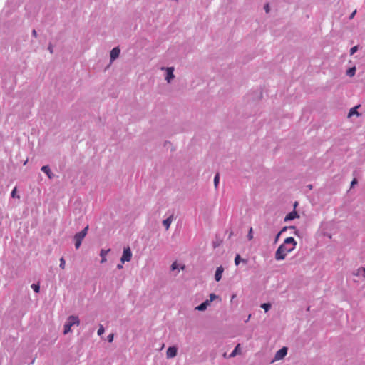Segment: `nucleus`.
Instances as JSON below:
<instances>
[{
    "mask_svg": "<svg viewBox=\"0 0 365 365\" xmlns=\"http://www.w3.org/2000/svg\"><path fill=\"white\" fill-rule=\"evenodd\" d=\"M241 262H243L244 263H247V261L244 259H242L240 255H237L235 257V264L236 266H238L239 264Z\"/></svg>",
    "mask_w": 365,
    "mask_h": 365,
    "instance_id": "nucleus-17",
    "label": "nucleus"
},
{
    "mask_svg": "<svg viewBox=\"0 0 365 365\" xmlns=\"http://www.w3.org/2000/svg\"><path fill=\"white\" fill-rule=\"evenodd\" d=\"M356 14V10H354L349 16V19H352Z\"/></svg>",
    "mask_w": 365,
    "mask_h": 365,
    "instance_id": "nucleus-31",
    "label": "nucleus"
},
{
    "mask_svg": "<svg viewBox=\"0 0 365 365\" xmlns=\"http://www.w3.org/2000/svg\"><path fill=\"white\" fill-rule=\"evenodd\" d=\"M232 234H233V232H232V231H231V232H230V235H229V238H230V237H231V236L232 235Z\"/></svg>",
    "mask_w": 365,
    "mask_h": 365,
    "instance_id": "nucleus-41",
    "label": "nucleus"
},
{
    "mask_svg": "<svg viewBox=\"0 0 365 365\" xmlns=\"http://www.w3.org/2000/svg\"><path fill=\"white\" fill-rule=\"evenodd\" d=\"M261 307L264 309L265 312H268L271 308L270 303H263L261 304Z\"/></svg>",
    "mask_w": 365,
    "mask_h": 365,
    "instance_id": "nucleus-20",
    "label": "nucleus"
},
{
    "mask_svg": "<svg viewBox=\"0 0 365 365\" xmlns=\"http://www.w3.org/2000/svg\"><path fill=\"white\" fill-rule=\"evenodd\" d=\"M224 272L222 266H220L217 268L215 274V279L216 282H219L222 278V274Z\"/></svg>",
    "mask_w": 365,
    "mask_h": 365,
    "instance_id": "nucleus-12",
    "label": "nucleus"
},
{
    "mask_svg": "<svg viewBox=\"0 0 365 365\" xmlns=\"http://www.w3.org/2000/svg\"><path fill=\"white\" fill-rule=\"evenodd\" d=\"M240 344H237L235 348L234 349V350L232 351V353L230 354V357H234L235 356L238 352H239V350H240Z\"/></svg>",
    "mask_w": 365,
    "mask_h": 365,
    "instance_id": "nucleus-19",
    "label": "nucleus"
},
{
    "mask_svg": "<svg viewBox=\"0 0 365 365\" xmlns=\"http://www.w3.org/2000/svg\"><path fill=\"white\" fill-rule=\"evenodd\" d=\"M32 36L35 38L37 37V33H36V31L35 29H33L32 31Z\"/></svg>",
    "mask_w": 365,
    "mask_h": 365,
    "instance_id": "nucleus-37",
    "label": "nucleus"
},
{
    "mask_svg": "<svg viewBox=\"0 0 365 365\" xmlns=\"http://www.w3.org/2000/svg\"><path fill=\"white\" fill-rule=\"evenodd\" d=\"M171 269H172V270H175V269H177V264H176V262H173L172 264Z\"/></svg>",
    "mask_w": 365,
    "mask_h": 365,
    "instance_id": "nucleus-35",
    "label": "nucleus"
},
{
    "mask_svg": "<svg viewBox=\"0 0 365 365\" xmlns=\"http://www.w3.org/2000/svg\"><path fill=\"white\" fill-rule=\"evenodd\" d=\"M360 106H355V107H353L351 108L350 110H349V114H348V117H351L354 115H356L357 116L359 115V113H358L357 111V108L359 107Z\"/></svg>",
    "mask_w": 365,
    "mask_h": 365,
    "instance_id": "nucleus-16",
    "label": "nucleus"
},
{
    "mask_svg": "<svg viewBox=\"0 0 365 365\" xmlns=\"http://www.w3.org/2000/svg\"><path fill=\"white\" fill-rule=\"evenodd\" d=\"M283 244H284L286 245H288V246H290V247H293V248H295L296 245H297V242H296V240H294V237H287L284 240Z\"/></svg>",
    "mask_w": 365,
    "mask_h": 365,
    "instance_id": "nucleus-11",
    "label": "nucleus"
},
{
    "mask_svg": "<svg viewBox=\"0 0 365 365\" xmlns=\"http://www.w3.org/2000/svg\"><path fill=\"white\" fill-rule=\"evenodd\" d=\"M16 188L14 187V190L11 191V193L12 197H16Z\"/></svg>",
    "mask_w": 365,
    "mask_h": 365,
    "instance_id": "nucleus-33",
    "label": "nucleus"
},
{
    "mask_svg": "<svg viewBox=\"0 0 365 365\" xmlns=\"http://www.w3.org/2000/svg\"><path fill=\"white\" fill-rule=\"evenodd\" d=\"M80 320L77 316L71 315L69 316L64 324L63 333L65 334L71 331V327L73 325H79Z\"/></svg>",
    "mask_w": 365,
    "mask_h": 365,
    "instance_id": "nucleus-2",
    "label": "nucleus"
},
{
    "mask_svg": "<svg viewBox=\"0 0 365 365\" xmlns=\"http://www.w3.org/2000/svg\"><path fill=\"white\" fill-rule=\"evenodd\" d=\"M297 205V202H296L294 204V207H296Z\"/></svg>",
    "mask_w": 365,
    "mask_h": 365,
    "instance_id": "nucleus-43",
    "label": "nucleus"
},
{
    "mask_svg": "<svg viewBox=\"0 0 365 365\" xmlns=\"http://www.w3.org/2000/svg\"><path fill=\"white\" fill-rule=\"evenodd\" d=\"M264 9L266 11V13H269V4H266L264 6Z\"/></svg>",
    "mask_w": 365,
    "mask_h": 365,
    "instance_id": "nucleus-30",
    "label": "nucleus"
},
{
    "mask_svg": "<svg viewBox=\"0 0 365 365\" xmlns=\"http://www.w3.org/2000/svg\"><path fill=\"white\" fill-rule=\"evenodd\" d=\"M362 270H363V272H364V276L365 277V269H364V268H363V269H362Z\"/></svg>",
    "mask_w": 365,
    "mask_h": 365,
    "instance_id": "nucleus-42",
    "label": "nucleus"
},
{
    "mask_svg": "<svg viewBox=\"0 0 365 365\" xmlns=\"http://www.w3.org/2000/svg\"><path fill=\"white\" fill-rule=\"evenodd\" d=\"M59 261H60V264H59L60 268H61L62 269H64L65 265H66V262H65L64 258L63 257H61Z\"/></svg>",
    "mask_w": 365,
    "mask_h": 365,
    "instance_id": "nucleus-24",
    "label": "nucleus"
},
{
    "mask_svg": "<svg viewBox=\"0 0 365 365\" xmlns=\"http://www.w3.org/2000/svg\"><path fill=\"white\" fill-rule=\"evenodd\" d=\"M355 73H356V68L355 67L349 68L346 71V75L350 76V77L354 76L355 75Z\"/></svg>",
    "mask_w": 365,
    "mask_h": 365,
    "instance_id": "nucleus-18",
    "label": "nucleus"
},
{
    "mask_svg": "<svg viewBox=\"0 0 365 365\" xmlns=\"http://www.w3.org/2000/svg\"><path fill=\"white\" fill-rule=\"evenodd\" d=\"M117 268L118 269H121L123 268V264L122 262L120 264H117Z\"/></svg>",
    "mask_w": 365,
    "mask_h": 365,
    "instance_id": "nucleus-38",
    "label": "nucleus"
},
{
    "mask_svg": "<svg viewBox=\"0 0 365 365\" xmlns=\"http://www.w3.org/2000/svg\"><path fill=\"white\" fill-rule=\"evenodd\" d=\"M298 217H299V215H298V213L295 210H293L291 212L288 213L285 216V217L284 219V222H288V221L294 220V219L298 218Z\"/></svg>",
    "mask_w": 365,
    "mask_h": 365,
    "instance_id": "nucleus-8",
    "label": "nucleus"
},
{
    "mask_svg": "<svg viewBox=\"0 0 365 365\" xmlns=\"http://www.w3.org/2000/svg\"><path fill=\"white\" fill-rule=\"evenodd\" d=\"M358 46H353L351 49H350V55H353L357 51H358Z\"/></svg>",
    "mask_w": 365,
    "mask_h": 365,
    "instance_id": "nucleus-26",
    "label": "nucleus"
},
{
    "mask_svg": "<svg viewBox=\"0 0 365 365\" xmlns=\"http://www.w3.org/2000/svg\"><path fill=\"white\" fill-rule=\"evenodd\" d=\"M294 235H298V236H299V230H297V229H296V230H294Z\"/></svg>",
    "mask_w": 365,
    "mask_h": 365,
    "instance_id": "nucleus-40",
    "label": "nucleus"
},
{
    "mask_svg": "<svg viewBox=\"0 0 365 365\" xmlns=\"http://www.w3.org/2000/svg\"><path fill=\"white\" fill-rule=\"evenodd\" d=\"M281 235V233L279 232L277 235L275 236V238H274V243L277 242V241L279 240V238Z\"/></svg>",
    "mask_w": 365,
    "mask_h": 365,
    "instance_id": "nucleus-34",
    "label": "nucleus"
},
{
    "mask_svg": "<svg viewBox=\"0 0 365 365\" xmlns=\"http://www.w3.org/2000/svg\"><path fill=\"white\" fill-rule=\"evenodd\" d=\"M31 288L33 289V290L36 292V293H38L39 291H40V286L38 284H31Z\"/></svg>",
    "mask_w": 365,
    "mask_h": 365,
    "instance_id": "nucleus-22",
    "label": "nucleus"
},
{
    "mask_svg": "<svg viewBox=\"0 0 365 365\" xmlns=\"http://www.w3.org/2000/svg\"><path fill=\"white\" fill-rule=\"evenodd\" d=\"M288 229H292V230H296V227L295 226H289Z\"/></svg>",
    "mask_w": 365,
    "mask_h": 365,
    "instance_id": "nucleus-39",
    "label": "nucleus"
},
{
    "mask_svg": "<svg viewBox=\"0 0 365 365\" xmlns=\"http://www.w3.org/2000/svg\"><path fill=\"white\" fill-rule=\"evenodd\" d=\"M217 298H219V296L216 295L215 294L212 293L210 294V299H208V302L210 304V302H212V301H214L215 299H217Z\"/></svg>",
    "mask_w": 365,
    "mask_h": 365,
    "instance_id": "nucleus-25",
    "label": "nucleus"
},
{
    "mask_svg": "<svg viewBox=\"0 0 365 365\" xmlns=\"http://www.w3.org/2000/svg\"><path fill=\"white\" fill-rule=\"evenodd\" d=\"M220 182V175L217 173L214 178V185L217 188Z\"/></svg>",
    "mask_w": 365,
    "mask_h": 365,
    "instance_id": "nucleus-21",
    "label": "nucleus"
},
{
    "mask_svg": "<svg viewBox=\"0 0 365 365\" xmlns=\"http://www.w3.org/2000/svg\"><path fill=\"white\" fill-rule=\"evenodd\" d=\"M41 170L43 172L49 179H52L54 177V174L51 172L48 165L42 166Z\"/></svg>",
    "mask_w": 365,
    "mask_h": 365,
    "instance_id": "nucleus-10",
    "label": "nucleus"
},
{
    "mask_svg": "<svg viewBox=\"0 0 365 365\" xmlns=\"http://www.w3.org/2000/svg\"><path fill=\"white\" fill-rule=\"evenodd\" d=\"M104 328L103 327V325H100L99 327V329L98 330V335L101 336V334H103L104 333Z\"/></svg>",
    "mask_w": 365,
    "mask_h": 365,
    "instance_id": "nucleus-27",
    "label": "nucleus"
},
{
    "mask_svg": "<svg viewBox=\"0 0 365 365\" xmlns=\"http://www.w3.org/2000/svg\"><path fill=\"white\" fill-rule=\"evenodd\" d=\"M287 354V348L284 346L279 350H278L274 356L275 360H281Z\"/></svg>",
    "mask_w": 365,
    "mask_h": 365,
    "instance_id": "nucleus-5",
    "label": "nucleus"
},
{
    "mask_svg": "<svg viewBox=\"0 0 365 365\" xmlns=\"http://www.w3.org/2000/svg\"><path fill=\"white\" fill-rule=\"evenodd\" d=\"M114 335L113 334H110L107 336V340L108 342L111 343L113 341Z\"/></svg>",
    "mask_w": 365,
    "mask_h": 365,
    "instance_id": "nucleus-28",
    "label": "nucleus"
},
{
    "mask_svg": "<svg viewBox=\"0 0 365 365\" xmlns=\"http://www.w3.org/2000/svg\"><path fill=\"white\" fill-rule=\"evenodd\" d=\"M178 349L175 346H169L166 351V356L168 359H172L176 356Z\"/></svg>",
    "mask_w": 365,
    "mask_h": 365,
    "instance_id": "nucleus-6",
    "label": "nucleus"
},
{
    "mask_svg": "<svg viewBox=\"0 0 365 365\" xmlns=\"http://www.w3.org/2000/svg\"><path fill=\"white\" fill-rule=\"evenodd\" d=\"M132 258V252L130 250V248L129 247H124L123 255L120 258V261L122 264L125 263V262H130Z\"/></svg>",
    "mask_w": 365,
    "mask_h": 365,
    "instance_id": "nucleus-4",
    "label": "nucleus"
},
{
    "mask_svg": "<svg viewBox=\"0 0 365 365\" xmlns=\"http://www.w3.org/2000/svg\"><path fill=\"white\" fill-rule=\"evenodd\" d=\"M295 248H293V247H290L282 243L279 246L275 252V259L277 261L284 259L287 253L291 252Z\"/></svg>",
    "mask_w": 365,
    "mask_h": 365,
    "instance_id": "nucleus-1",
    "label": "nucleus"
},
{
    "mask_svg": "<svg viewBox=\"0 0 365 365\" xmlns=\"http://www.w3.org/2000/svg\"><path fill=\"white\" fill-rule=\"evenodd\" d=\"M247 237L249 240H251L253 239V230H252V227H250L249 229V231H248V233H247Z\"/></svg>",
    "mask_w": 365,
    "mask_h": 365,
    "instance_id": "nucleus-23",
    "label": "nucleus"
},
{
    "mask_svg": "<svg viewBox=\"0 0 365 365\" xmlns=\"http://www.w3.org/2000/svg\"><path fill=\"white\" fill-rule=\"evenodd\" d=\"M288 227H289L288 226H285V227H284L281 230V231H280L279 232H280L281 234H282V233H283L284 232H285V231L288 229Z\"/></svg>",
    "mask_w": 365,
    "mask_h": 365,
    "instance_id": "nucleus-36",
    "label": "nucleus"
},
{
    "mask_svg": "<svg viewBox=\"0 0 365 365\" xmlns=\"http://www.w3.org/2000/svg\"><path fill=\"white\" fill-rule=\"evenodd\" d=\"M358 183V180L356 178H354L351 182V188L354 187L355 185Z\"/></svg>",
    "mask_w": 365,
    "mask_h": 365,
    "instance_id": "nucleus-29",
    "label": "nucleus"
},
{
    "mask_svg": "<svg viewBox=\"0 0 365 365\" xmlns=\"http://www.w3.org/2000/svg\"><path fill=\"white\" fill-rule=\"evenodd\" d=\"M110 249L106 250H101L100 252V256L101 257V263H104L106 261V255L110 252Z\"/></svg>",
    "mask_w": 365,
    "mask_h": 365,
    "instance_id": "nucleus-15",
    "label": "nucleus"
},
{
    "mask_svg": "<svg viewBox=\"0 0 365 365\" xmlns=\"http://www.w3.org/2000/svg\"><path fill=\"white\" fill-rule=\"evenodd\" d=\"M48 50L49 51V52H50L51 53H53V46H52V44H51V43H50V44L48 45Z\"/></svg>",
    "mask_w": 365,
    "mask_h": 365,
    "instance_id": "nucleus-32",
    "label": "nucleus"
},
{
    "mask_svg": "<svg viewBox=\"0 0 365 365\" xmlns=\"http://www.w3.org/2000/svg\"><path fill=\"white\" fill-rule=\"evenodd\" d=\"M209 305H210V303L208 302V299H206L205 302L201 303L200 305L197 306L195 307V309L198 310V311H205Z\"/></svg>",
    "mask_w": 365,
    "mask_h": 365,
    "instance_id": "nucleus-14",
    "label": "nucleus"
},
{
    "mask_svg": "<svg viewBox=\"0 0 365 365\" xmlns=\"http://www.w3.org/2000/svg\"><path fill=\"white\" fill-rule=\"evenodd\" d=\"M120 51L118 47L113 48L110 53L111 61L115 60L120 55Z\"/></svg>",
    "mask_w": 365,
    "mask_h": 365,
    "instance_id": "nucleus-9",
    "label": "nucleus"
},
{
    "mask_svg": "<svg viewBox=\"0 0 365 365\" xmlns=\"http://www.w3.org/2000/svg\"><path fill=\"white\" fill-rule=\"evenodd\" d=\"M174 68L173 67H168L166 68V76L165 80L170 83L172 79L174 78L175 76L173 74Z\"/></svg>",
    "mask_w": 365,
    "mask_h": 365,
    "instance_id": "nucleus-7",
    "label": "nucleus"
},
{
    "mask_svg": "<svg viewBox=\"0 0 365 365\" xmlns=\"http://www.w3.org/2000/svg\"><path fill=\"white\" fill-rule=\"evenodd\" d=\"M88 230V225H87L81 231L77 232L74 235L73 240L75 241L76 249H78L80 247L82 240L84 239V237L87 235Z\"/></svg>",
    "mask_w": 365,
    "mask_h": 365,
    "instance_id": "nucleus-3",
    "label": "nucleus"
},
{
    "mask_svg": "<svg viewBox=\"0 0 365 365\" xmlns=\"http://www.w3.org/2000/svg\"><path fill=\"white\" fill-rule=\"evenodd\" d=\"M173 220V215H171L170 216H169L168 218H166L165 220H164L163 221V225L165 227L166 230L169 229Z\"/></svg>",
    "mask_w": 365,
    "mask_h": 365,
    "instance_id": "nucleus-13",
    "label": "nucleus"
}]
</instances>
